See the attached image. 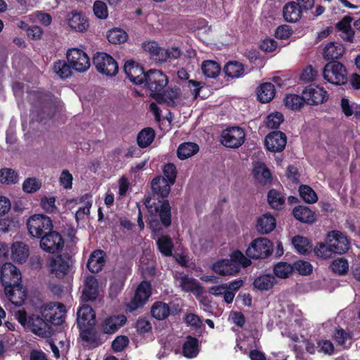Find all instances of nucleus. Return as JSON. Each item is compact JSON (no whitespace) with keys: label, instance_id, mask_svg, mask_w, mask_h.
I'll return each instance as SVG.
<instances>
[{"label":"nucleus","instance_id":"1","mask_svg":"<svg viewBox=\"0 0 360 360\" xmlns=\"http://www.w3.org/2000/svg\"><path fill=\"white\" fill-rule=\"evenodd\" d=\"M171 186L165 178L155 177L151 181V193L143 201L151 217H160L166 228L172 224L171 206L167 199Z\"/></svg>","mask_w":360,"mask_h":360},{"label":"nucleus","instance_id":"2","mask_svg":"<svg viewBox=\"0 0 360 360\" xmlns=\"http://www.w3.org/2000/svg\"><path fill=\"white\" fill-rule=\"evenodd\" d=\"M0 281L4 287L6 295L16 306L25 302L26 293L20 284L21 273L12 263L6 262L0 266Z\"/></svg>","mask_w":360,"mask_h":360},{"label":"nucleus","instance_id":"3","mask_svg":"<svg viewBox=\"0 0 360 360\" xmlns=\"http://www.w3.org/2000/svg\"><path fill=\"white\" fill-rule=\"evenodd\" d=\"M251 261L243 253L236 250L233 251L230 259H222L216 262L213 266V271L220 276H236L241 267L246 268L251 265Z\"/></svg>","mask_w":360,"mask_h":360},{"label":"nucleus","instance_id":"4","mask_svg":"<svg viewBox=\"0 0 360 360\" xmlns=\"http://www.w3.org/2000/svg\"><path fill=\"white\" fill-rule=\"evenodd\" d=\"M168 77L161 70H150L146 72L144 81L146 87L150 91V96L157 102L162 101L161 92L168 84Z\"/></svg>","mask_w":360,"mask_h":360},{"label":"nucleus","instance_id":"5","mask_svg":"<svg viewBox=\"0 0 360 360\" xmlns=\"http://www.w3.org/2000/svg\"><path fill=\"white\" fill-rule=\"evenodd\" d=\"M53 226L51 218L41 214L31 216L27 221L28 233L33 238H40L51 231Z\"/></svg>","mask_w":360,"mask_h":360},{"label":"nucleus","instance_id":"6","mask_svg":"<svg viewBox=\"0 0 360 360\" xmlns=\"http://www.w3.org/2000/svg\"><path fill=\"white\" fill-rule=\"evenodd\" d=\"M323 77L325 80L332 84L342 85L347 81V69L339 61H330L323 69Z\"/></svg>","mask_w":360,"mask_h":360},{"label":"nucleus","instance_id":"7","mask_svg":"<svg viewBox=\"0 0 360 360\" xmlns=\"http://www.w3.org/2000/svg\"><path fill=\"white\" fill-rule=\"evenodd\" d=\"M93 64L99 73L108 77L115 76L119 70L117 62L105 52L96 53L93 57Z\"/></svg>","mask_w":360,"mask_h":360},{"label":"nucleus","instance_id":"8","mask_svg":"<svg viewBox=\"0 0 360 360\" xmlns=\"http://www.w3.org/2000/svg\"><path fill=\"white\" fill-rule=\"evenodd\" d=\"M273 251L272 243L267 238H259L253 240L245 251L247 258L250 259H265Z\"/></svg>","mask_w":360,"mask_h":360},{"label":"nucleus","instance_id":"9","mask_svg":"<svg viewBox=\"0 0 360 360\" xmlns=\"http://www.w3.org/2000/svg\"><path fill=\"white\" fill-rule=\"evenodd\" d=\"M41 315L49 322L54 326H60L65 322L66 307L63 304L51 302L43 306Z\"/></svg>","mask_w":360,"mask_h":360},{"label":"nucleus","instance_id":"10","mask_svg":"<svg viewBox=\"0 0 360 360\" xmlns=\"http://www.w3.org/2000/svg\"><path fill=\"white\" fill-rule=\"evenodd\" d=\"M326 241L330 244L334 254L343 255L350 248L349 238L340 231L333 230L329 231L326 235Z\"/></svg>","mask_w":360,"mask_h":360},{"label":"nucleus","instance_id":"11","mask_svg":"<svg viewBox=\"0 0 360 360\" xmlns=\"http://www.w3.org/2000/svg\"><path fill=\"white\" fill-rule=\"evenodd\" d=\"M151 295V284L149 281H143L138 285L134 296L127 304V311L132 312L142 307Z\"/></svg>","mask_w":360,"mask_h":360},{"label":"nucleus","instance_id":"12","mask_svg":"<svg viewBox=\"0 0 360 360\" xmlns=\"http://www.w3.org/2000/svg\"><path fill=\"white\" fill-rule=\"evenodd\" d=\"M221 137V142L225 147L238 148L243 144L245 134L241 127H231L224 129Z\"/></svg>","mask_w":360,"mask_h":360},{"label":"nucleus","instance_id":"13","mask_svg":"<svg viewBox=\"0 0 360 360\" xmlns=\"http://www.w3.org/2000/svg\"><path fill=\"white\" fill-rule=\"evenodd\" d=\"M72 256L68 253L60 254L52 259L50 264L51 272L58 278H63L72 268Z\"/></svg>","mask_w":360,"mask_h":360},{"label":"nucleus","instance_id":"14","mask_svg":"<svg viewBox=\"0 0 360 360\" xmlns=\"http://www.w3.org/2000/svg\"><path fill=\"white\" fill-rule=\"evenodd\" d=\"M67 59L73 70L79 72L86 71L90 67V59L82 49L72 48L67 51Z\"/></svg>","mask_w":360,"mask_h":360},{"label":"nucleus","instance_id":"15","mask_svg":"<svg viewBox=\"0 0 360 360\" xmlns=\"http://www.w3.org/2000/svg\"><path fill=\"white\" fill-rule=\"evenodd\" d=\"M127 316L124 314H112L101 319L98 329L103 334L112 335L126 324Z\"/></svg>","mask_w":360,"mask_h":360},{"label":"nucleus","instance_id":"16","mask_svg":"<svg viewBox=\"0 0 360 360\" xmlns=\"http://www.w3.org/2000/svg\"><path fill=\"white\" fill-rule=\"evenodd\" d=\"M40 238V248L47 252L53 254L63 248L64 240L57 231H51Z\"/></svg>","mask_w":360,"mask_h":360},{"label":"nucleus","instance_id":"17","mask_svg":"<svg viewBox=\"0 0 360 360\" xmlns=\"http://www.w3.org/2000/svg\"><path fill=\"white\" fill-rule=\"evenodd\" d=\"M302 94L304 96L305 103L311 105L323 103L328 98L327 91L323 87L314 84L306 86Z\"/></svg>","mask_w":360,"mask_h":360},{"label":"nucleus","instance_id":"18","mask_svg":"<svg viewBox=\"0 0 360 360\" xmlns=\"http://www.w3.org/2000/svg\"><path fill=\"white\" fill-rule=\"evenodd\" d=\"M287 143V136L281 131L269 133L264 139V146L267 150L272 153L283 151Z\"/></svg>","mask_w":360,"mask_h":360},{"label":"nucleus","instance_id":"19","mask_svg":"<svg viewBox=\"0 0 360 360\" xmlns=\"http://www.w3.org/2000/svg\"><path fill=\"white\" fill-rule=\"evenodd\" d=\"M124 72L129 79L134 84H142L146 77V72L143 67L134 60H127L124 65Z\"/></svg>","mask_w":360,"mask_h":360},{"label":"nucleus","instance_id":"20","mask_svg":"<svg viewBox=\"0 0 360 360\" xmlns=\"http://www.w3.org/2000/svg\"><path fill=\"white\" fill-rule=\"evenodd\" d=\"M30 97L35 107L49 110L54 108V96L49 91H33L30 93Z\"/></svg>","mask_w":360,"mask_h":360},{"label":"nucleus","instance_id":"21","mask_svg":"<svg viewBox=\"0 0 360 360\" xmlns=\"http://www.w3.org/2000/svg\"><path fill=\"white\" fill-rule=\"evenodd\" d=\"M28 328L35 335L46 338L50 335L51 327L49 322L39 315L32 314L28 319Z\"/></svg>","mask_w":360,"mask_h":360},{"label":"nucleus","instance_id":"22","mask_svg":"<svg viewBox=\"0 0 360 360\" xmlns=\"http://www.w3.org/2000/svg\"><path fill=\"white\" fill-rule=\"evenodd\" d=\"M127 274L125 269H120L113 271L110 278L109 295L111 298H116L122 291Z\"/></svg>","mask_w":360,"mask_h":360},{"label":"nucleus","instance_id":"23","mask_svg":"<svg viewBox=\"0 0 360 360\" xmlns=\"http://www.w3.org/2000/svg\"><path fill=\"white\" fill-rule=\"evenodd\" d=\"M77 315V323L79 330L93 327L95 325L96 314L91 306L88 304L82 305L78 309Z\"/></svg>","mask_w":360,"mask_h":360},{"label":"nucleus","instance_id":"24","mask_svg":"<svg viewBox=\"0 0 360 360\" xmlns=\"http://www.w3.org/2000/svg\"><path fill=\"white\" fill-rule=\"evenodd\" d=\"M68 24L69 27L79 32H84L89 27L87 18L81 12L72 11L68 15Z\"/></svg>","mask_w":360,"mask_h":360},{"label":"nucleus","instance_id":"25","mask_svg":"<svg viewBox=\"0 0 360 360\" xmlns=\"http://www.w3.org/2000/svg\"><path fill=\"white\" fill-rule=\"evenodd\" d=\"M252 175L254 179L262 185L271 184L272 174L264 162H256L253 165Z\"/></svg>","mask_w":360,"mask_h":360},{"label":"nucleus","instance_id":"26","mask_svg":"<svg viewBox=\"0 0 360 360\" xmlns=\"http://www.w3.org/2000/svg\"><path fill=\"white\" fill-rule=\"evenodd\" d=\"M106 254L102 250H96L93 251L87 261L86 267L91 273H98L101 271L106 262Z\"/></svg>","mask_w":360,"mask_h":360},{"label":"nucleus","instance_id":"27","mask_svg":"<svg viewBox=\"0 0 360 360\" xmlns=\"http://www.w3.org/2000/svg\"><path fill=\"white\" fill-rule=\"evenodd\" d=\"M98 295V282L95 276L89 275L86 277L82 290L83 299L86 301H94Z\"/></svg>","mask_w":360,"mask_h":360},{"label":"nucleus","instance_id":"28","mask_svg":"<svg viewBox=\"0 0 360 360\" xmlns=\"http://www.w3.org/2000/svg\"><path fill=\"white\" fill-rule=\"evenodd\" d=\"M276 218L271 213L267 212L257 218L256 230L260 234H268L276 228Z\"/></svg>","mask_w":360,"mask_h":360},{"label":"nucleus","instance_id":"29","mask_svg":"<svg viewBox=\"0 0 360 360\" xmlns=\"http://www.w3.org/2000/svg\"><path fill=\"white\" fill-rule=\"evenodd\" d=\"M345 49L340 42L331 41L328 43L323 49V58L326 60L335 61L345 53Z\"/></svg>","mask_w":360,"mask_h":360},{"label":"nucleus","instance_id":"30","mask_svg":"<svg viewBox=\"0 0 360 360\" xmlns=\"http://www.w3.org/2000/svg\"><path fill=\"white\" fill-rule=\"evenodd\" d=\"M292 215L297 221L311 224L316 220V214L307 206L298 205L293 208Z\"/></svg>","mask_w":360,"mask_h":360},{"label":"nucleus","instance_id":"31","mask_svg":"<svg viewBox=\"0 0 360 360\" xmlns=\"http://www.w3.org/2000/svg\"><path fill=\"white\" fill-rule=\"evenodd\" d=\"M283 16L288 22H295L302 17L301 6L295 1H289L283 8Z\"/></svg>","mask_w":360,"mask_h":360},{"label":"nucleus","instance_id":"32","mask_svg":"<svg viewBox=\"0 0 360 360\" xmlns=\"http://www.w3.org/2000/svg\"><path fill=\"white\" fill-rule=\"evenodd\" d=\"M179 286L184 292H193L200 295L202 292V287L195 278L184 275L179 278Z\"/></svg>","mask_w":360,"mask_h":360},{"label":"nucleus","instance_id":"33","mask_svg":"<svg viewBox=\"0 0 360 360\" xmlns=\"http://www.w3.org/2000/svg\"><path fill=\"white\" fill-rule=\"evenodd\" d=\"M267 202L271 208L281 210L285 205V194L275 188L270 189L267 193Z\"/></svg>","mask_w":360,"mask_h":360},{"label":"nucleus","instance_id":"34","mask_svg":"<svg viewBox=\"0 0 360 360\" xmlns=\"http://www.w3.org/2000/svg\"><path fill=\"white\" fill-rule=\"evenodd\" d=\"M158 251L165 257L173 255L174 244L172 238L168 235H160L156 240Z\"/></svg>","mask_w":360,"mask_h":360},{"label":"nucleus","instance_id":"35","mask_svg":"<svg viewBox=\"0 0 360 360\" xmlns=\"http://www.w3.org/2000/svg\"><path fill=\"white\" fill-rule=\"evenodd\" d=\"M275 86L271 82H264L257 89V98L262 103L270 102L275 96Z\"/></svg>","mask_w":360,"mask_h":360},{"label":"nucleus","instance_id":"36","mask_svg":"<svg viewBox=\"0 0 360 360\" xmlns=\"http://www.w3.org/2000/svg\"><path fill=\"white\" fill-rule=\"evenodd\" d=\"M11 256L14 261L22 264L29 256V247L22 242H17L11 246Z\"/></svg>","mask_w":360,"mask_h":360},{"label":"nucleus","instance_id":"37","mask_svg":"<svg viewBox=\"0 0 360 360\" xmlns=\"http://www.w3.org/2000/svg\"><path fill=\"white\" fill-rule=\"evenodd\" d=\"M151 316L158 321L166 319L171 314L169 305L162 301L155 302L150 309Z\"/></svg>","mask_w":360,"mask_h":360},{"label":"nucleus","instance_id":"38","mask_svg":"<svg viewBox=\"0 0 360 360\" xmlns=\"http://www.w3.org/2000/svg\"><path fill=\"white\" fill-rule=\"evenodd\" d=\"M183 354L184 356L191 359L195 357L199 353V341L191 335L186 338V340L182 347Z\"/></svg>","mask_w":360,"mask_h":360},{"label":"nucleus","instance_id":"39","mask_svg":"<svg viewBox=\"0 0 360 360\" xmlns=\"http://www.w3.org/2000/svg\"><path fill=\"white\" fill-rule=\"evenodd\" d=\"M353 18L349 15L342 18L337 24L336 28L338 31H341L345 36L342 38L347 41L352 42L354 39V31L352 29L351 22Z\"/></svg>","mask_w":360,"mask_h":360},{"label":"nucleus","instance_id":"40","mask_svg":"<svg viewBox=\"0 0 360 360\" xmlns=\"http://www.w3.org/2000/svg\"><path fill=\"white\" fill-rule=\"evenodd\" d=\"M80 330L82 340L91 345L94 347L103 344V342L101 338V334L94 330L93 327L84 328L80 329Z\"/></svg>","mask_w":360,"mask_h":360},{"label":"nucleus","instance_id":"41","mask_svg":"<svg viewBox=\"0 0 360 360\" xmlns=\"http://www.w3.org/2000/svg\"><path fill=\"white\" fill-rule=\"evenodd\" d=\"M199 151V146L193 142L181 143L177 149V156L180 160H186Z\"/></svg>","mask_w":360,"mask_h":360},{"label":"nucleus","instance_id":"42","mask_svg":"<svg viewBox=\"0 0 360 360\" xmlns=\"http://www.w3.org/2000/svg\"><path fill=\"white\" fill-rule=\"evenodd\" d=\"M155 133L153 128H144L137 135V144L140 148H145L152 143L155 139Z\"/></svg>","mask_w":360,"mask_h":360},{"label":"nucleus","instance_id":"43","mask_svg":"<svg viewBox=\"0 0 360 360\" xmlns=\"http://www.w3.org/2000/svg\"><path fill=\"white\" fill-rule=\"evenodd\" d=\"M225 75L231 78H238L244 73V66L243 63L236 61H229L224 68Z\"/></svg>","mask_w":360,"mask_h":360},{"label":"nucleus","instance_id":"44","mask_svg":"<svg viewBox=\"0 0 360 360\" xmlns=\"http://www.w3.org/2000/svg\"><path fill=\"white\" fill-rule=\"evenodd\" d=\"M292 244L297 251L302 255H307L311 252L312 245L310 240L302 236H295L292 238Z\"/></svg>","mask_w":360,"mask_h":360},{"label":"nucleus","instance_id":"45","mask_svg":"<svg viewBox=\"0 0 360 360\" xmlns=\"http://www.w3.org/2000/svg\"><path fill=\"white\" fill-rule=\"evenodd\" d=\"M276 282V278L271 274H264L257 277L254 282V287L260 290L265 291L271 289Z\"/></svg>","mask_w":360,"mask_h":360},{"label":"nucleus","instance_id":"46","mask_svg":"<svg viewBox=\"0 0 360 360\" xmlns=\"http://www.w3.org/2000/svg\"><path fill=\"white\" fill-rule=\"evenodd\" d=\"M201 68L205 76L209 78H216L221 72L220 65L212 60L203 61Z\"/></svg>","mask_w":360,"mask_h":360},{"label":"nucleus","instance_id":"47","mask_svg":"<svg viewBox=\"0 0 360 360\" xmlns=\"http://www.w3.org/2000/svg\"><path fill=\"white\" fill-rule=\"evenodd\" d=\"M334 340L338 345L349 348L353 342V333L347 332L342 328H339L334 333Z\"/></svg>","mask_w":360,"mask_h":360},{"label":"nucleus","instance_id":"48","mask_svg":"<svg viewBox=\"0 0 360 360\" xmlns=\"http://www.w3.org/2000/svg\"><path fill=\"white\" fill-rule=\"evenodd\" d=\"M106 37L110 43L120 44L127 40L128 34L122 29L115 27L108 30Z\"/></svg>","mask_w":360,"mask_h":360},{"label":"nucleus","instance_id":"49","mask_svg":"<svg viewBox=\"0 0 360 360\" xmlns=\"http://www.w3.org/2000/svg\"><path fill=\"white\" fill-rule=\"evenodd\" d=\"M71 65L63 60H58L53 64V72L61 79H66L72 75Z\"/></svg>","mask_w":360,"mask_h":360},{"label":"nucleus","instance_id":"50","mask_svg":"<svg viewBox=\"0 0 360 360\" xmlns=\"http://www.w3.org/2000/svg\"><path fill=\"white\" fill-rule=\"evenodd\" d=\"M18 172L11 168H2L0 169V183L6 185L15 184L18 181Z\"/></svg>","mask_w":360,"mask_h":360},{"label":"nucleus","instance_id":"51","mask_svg":"<svg viewBox=\"0 0 360 360\" xmlns=\"http://www.w3.org/2000/svg\"><path fill=\"white\" fill-rule=\"evenodd\" d=\"M284 103L286 108L291 110L300 109L305 103L304 96L302 94L299 96L297 94H289L285 96Z\"/></svg>","mask_w":360,"mask_h":360},{"label":"nucleus","instance_id":"52","mask_svg":"<svg viewBox=\"0 0 360 360\" xmlns=\"http://www.w3.org/2000/svg\"><path fill=\"white\" fill-rule=\"evenodd\" d=\"M330 269L335 274L345 275L349 271L348 261L343 257L334 259L330 264Z\"/></svg>","mask_w":360,"mask_h":360},{"label":"nucleus","instance_id":"53","mask_svg":"<svg viewBox=\"0 0 360 360\" xmlns=\"http://www.w3.org/2000/svg\"><path fill=\"white\" fill-rule=\"evenodd\" d=\"M300 197L307 203H314L318 200L316 192L308 185H301L299 188Z\"/></svg>","mask_w":360,"mask_h":360},{"label":"nucleus","instance_id":"54","mask_svg":"<svg viewBox=\"0 0 360 360\" xmlns=\"http://www.w3.org/2000/svg\"><path fill=\"white\" fill-rule=\"evenodd\" d=\"M293 271V264L287 262H278L274 267V274L280 278H285Z\"/></svg>","mask_w":360,"mask_h":360},{"label":"nucleus","instance_id":"55","mask_svg":"<svg viewBox=\"0 0 360 360\" xmlns=\"http://www.w3.org/2000/svg\"><path fill=\"white\" fill-rule=\"evenodd\" d=\"M283 120V115L281 112H275L266 117L265 124L267 128L278 129Z\"/></svg>","mask_w":360,"mask_h":360},{"label":"nucleus","instance_id":"56","mask_svg":"<svg viewBox=\"0 0 360 360\" xmlns=\"http://www.w3.org/2000/svg\"><path fill=\"white\" fill-rule=\"evenodd\" d=\"M314 252L316 256L323 259H328L334 253L330 247V244L326 243V240L325 243H318L314 248Z\"/></svg>","mask_w":360,"mask_h":360},{"label":"nucleus","instance_id":"57","mask_svg":"<svg viewBox=\"0 0 360 360\" xmlns=\"http://www.w3.org/2000/svg\"><path fill=\"white\" fill-rule=\"evenodd\" d=\"M41 182L40 180L32 177L27 178L22 184V190L27 193H33L40 189Z\"/></svg>","mask_w":360,"mask_h":360},{"label":"nucleus","instance_id":"58","mask_svg":"<svg viewBox=\"0 0 360 360\" xmlns=\"http://www.w3.org/2000/svg\"><path fill=\"white\" fill-rule=\"evenodd\" d=\"M293 271H297L301 275L307 276L311 274L313 267L309 262L298 260L293 263Z\"/></svg>","mask_w":360,"mask_h":360},{"label":"nucleus","instance_id":"59","mask_svg":"<svg viewBox=\"0 0 360 360\" xmlns=\"http://www.w3.org/2000/svg\"><path fill=\"white\" fill-rule=\"evenodd\" d=\"M94 15L99 19H106L108 16V11L105 3L102 1L97 0L93 6Z\"/></svg>","mask_w":360,"mask_h":360},{"label":"nucleus","instance_id":"60","mask_svg":"<svg viewBox=\"0 0 360 360\" xmlns=\"http://www.w3.org/2000/svg\"><path fill=\"white\" fill-rule=\"evenodd\" d=\"M176 168L172 163H167L163 168L164 177L169 184L173 185L176 178Z\"/></svg>","mask_w":360,"mask_h":360},{"label":"nucleus","instance_id":"61","mask_svg":"<svg viewBox=\"0 0 360 360\" xmlns=\"http://www.w3.org/2000/svg\"><path fill=\"white\" fill-rule=\"evenodd\" d=\"M129 340L126 335H118L112 342L111 347L115 352L123 351L129 345Z\"/></svg>","mask_w":360,"mask_h":360},{"label":"nucleus","instance_id":"62","mask_svg":"<svg viewBox=\"0 0 360 360\" xmlns=\"http://www.w3.org/2000/svg\"><path fill=\"white\" fill-rule=\"evenodd\" d=\"M135 328L139 334H146L151 330L152 326L146 318L139 317L135 323Z\"/></svg>","mask_w":360,"mask_h":360},{"label":"nucleus","instance_id":"63","mask_svg":"<svg viewBox=\"0 0 360 360\" xmlns=\"http://www.w3.org/2000/svg\"><path fill=\"white\" fill-rule=\"evenodd\" d=\"M56 198L54 197H42L41 198L40 205L46 212L49 213L55 212L57 207L55 205Z\"/></svg>","mask_w":360,"mask_h":360},{"label":"nucleus","instance_id":"64","mask_svg":"<svg viewBox=\"0 0 360 360\" xmlns=\"http://www.w3.org/2000/svg\"><path fill=\"white\" fill-rule=\"evenodd\" d=\"M317 351L325 354L331 355L334 352V346L330 340H319L317 342Z\"/></svg>","mask_w":360,"mask_h":360}]
</instances>
